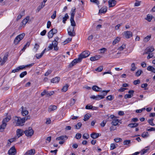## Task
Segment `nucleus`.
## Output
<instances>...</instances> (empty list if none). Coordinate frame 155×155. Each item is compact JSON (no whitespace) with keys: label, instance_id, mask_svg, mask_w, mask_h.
<instances>
[{"label":"nucleus","instance_id":"2f4dec72","mask_svg":"<svg viewBox=\"0 0 155 155\" xmlns=\"http://www.w3.org/2000/svg\"><path fill=\"white\" fill-rule=\"evenodd\" d=\"M68 87L69 85L68 84H66L63 87L62 89H61V91L63 92H66L67 91Z\"/></svg>","mask_w":155,"mask_h":155},{"label":"nucleus","instance_id":"aec40b11","mask_svg":"<svg viewBox=\"0 0 155 155\" xmlns=\"http://www.w3.org/2000/svg\"><path fill=\"white\" fill-rule=\"evenodd\" d=\"M30 18L29 16L25 18L22 21L21 23L22 24V25L25 26L26 24L29 21Z\"/></svg>","mask_w":155,"mask_h":155},{"label":"nucleus","instance_id":"9b49d317","mask_svg":"<svg viewBox=\"0 0 155 155\" xmlns=\"http://www.w3.org/2000/svg\"><path fill=\"white\" fill-rule=\"evenodd\" d=\"M154 48L153 47H149L147 48L145 50L143 54L150 53L154 51Z\"/></svg>","mask_w":155,"mask_h":155},{"label":"nucleus","instance_id":"a19ab883","mask_svg":"<svg viewBox=\"0 0 155 155\" xmlns=\"http://www.w3.org/2000/svg\"><path fill=\"white\" fill-rule=\"evenodd\" d=\"M82 125V124L81 123H78L76 125H75V128L77 129H79L81 127Z\"/></svg>","mask_w":155,"mask_h":155},{"label":"nucleus","instance_id":"f704fd0d","mask_svg":"<svg viewBox=\"0 0 155 155\" xmlns=\"http://www.w3.org/2000/svg\"><path fill=\"white\" fill-rule=\"evenodd\" d=\"M120 40V38L118 37H117L113 41L112 44L114 45L118 43Z\"/></svg>","mask_w":155,"mask_h":155},{"label":"nucleus","instance_id":"f3484780","mask_svg":"<svg viewBox=\"0 0 155 155\" xmlns=\"http://www.w3.org/2000/svg\"><path fill=\"white\" fill-rule=\"evenodd\" d=\"M92 89L93 91L96 92H101L102 91V89L96 85L93 86Z\"/></svg>","mask_w":155,"mask_h":155},{"label":"nucleus","instance_id":"a211bd4d","mask_svg":"<svg viewBox=\"0 0 155 155\" xmlns=\"http://www.w3.org/2000/svg\"><path fill=\"white\" fill-rule=\"evenodd\" d=\"M101 56L100 55H96L95 56L90 58V59L92 61L97 60L101 58Z\"/></svg>","mask_w":155,"mask_h":155},{"label":"nucleus","instance_id":"de8ad7c7","mask_svg":"<svg viewBox=\"0 0 155 155\" xmlns=\"http://www.w3.org/2000/svg\"><path fill=\"white\" fill-rule=\"evenodd\" d=\"M142 72V71L140 70H138L137 72L136 73L135 75L136 76L138 77L140 76L141 73Z\"/></svg>","mask_w":155,"mask_h":155},{"label":"nucleus","instance_id":"49530a36","mask_svg":"<svg viewBox=\"0 0 155 155\" xmlns=\"http://www.w3.org/2000/svg\"><path fill=\"white\" fill-rule=\"evenodd\" d=\"M54 94V92L53 91L48 92L47 91L46 96L47 97L51 96L53 95Z\"/></svg>","mask_w":155,"mask_h":155},{"label":"nucleus","instance_id":"0e129e2a","mask_svg":"<svg viewBox=\"0 0 155 155\" xmlns=\"http://www.w3.org/2000/svg\"><path fill=\"white\" fill-rule=\"evenodd\" d=\"M22 118L23 120H24V122L25 123L26 120H28L30 119V116H28L23 118Z\"/></svg>","mask_w":155,"mask_h":155},{"label":"nucleus","instance_id":"f8f14e48","mask_svg":"<svg viewBox=\"0 0 155 155\" xmlns=\"http://www.w3.org/2000/svg\"><path fill=\"white\" fill-rule=\"evenodd\" d=\"M108 3L109 7H113L116 4V2L114 0H109Z\"/></svg>","mask_w":155,"mask_h":155},{"label":"nucleus","instance_id":"774afa93","mask_svg":"<svg viewBox=\"0 0 155 155\" xmlns=\"http://www.w3.org/2000/svg\"><path fill=\"white\" fill-rule=\"evenodd\" d=\"M107 121L106 120H103L101 124V126L102 127H104L106 124V123Z\"/></svg>","mask_w":155,"mask_h":155},{"label":"nucleus","instance_id":"6ab92c4d","mask_svg":"<svg viewBox=\"0 0 155 155\" xmlns=\"http://www.w3.org/2000/svg\"><path fill=\"white\" fill-rule=\"evenodd\" d=\"M52 44L53 45L54 50H58V48L57 47L58 42L57 41H56V39H54V40L53 41Z\"/></svg>","mask_w":155,"mask_h":155},{"label":"nucleus","instance_id":"3c124183","mask_svg":"<svg viewBox=\"0 0 155 155\" xmlns=\"http://www.w3.org/2000/svg\"><path fill=\"white\" fill-rule=\"evenodd\" d=\"M103 69V66H101L96 69H95V71H97L98 72H101L102 71V70Z\"/></svg>","mask_w":155,"mask_h":155},{"label":"nucleus","instance_id":"bf43d9fd","mask_svg":"<svg viewBox=\"0 0 155 155\" xmlns=\"http://www.w3.org/2000/svg\"><path fill=\"white\" fill-rule=\"evenodd\" d=\"M149 136V134L148 132H143L142 134V136L143 137H147Z\"/></svg>","mask_w":155,"mask_h":155},{"label":"nucleus","instance_id":"412c9836","mask_svg":"<svg viewBox=\"0 0 155 155\" xmlns=\"http://www.w3.org/2000/svg\"><path fill=\"white\" fill-rule=\"evenodd\" d=\"M11 119V116H8L3 120L2 122H3L5 124H6L7 123L9 122Z\"/></svg>","mask_w":155,"mask_h":155},{"label":"nucleus","instance_id":"72a5a7b5","mask_svg":"<svg viewBox=\"0 0 155 155\" xmlns=\"http://www.w3.org/2000/svg\"><path fill=\"white\" fill-rule=\"evenodd\" d=\"M69 18V16L67 13H66L64 15V17L63 18V22L65 24L66 23V21L67 19Z\"/></svg>","mask_w":155,"mask_h":155},{"label":"nucleus","instance_id":"5fc2aeb1","mask_svg":"<svg viewBox=\"0 0 155 155\" xmlns=\"http://www.w3.org/2000/svg\"><path fill=\"white\" fill-rule=\"evenodd\" d=\"M76 100L74 99H71V103L70 104V106H73L75 103Z\"/></svg>","mask_w":155,"mask_h":155},{"label":"nucleus","instance_id":"0eeeda50","mask_svg":"<svg viewBox=\"0 0 155 155\" xmlns=\"http://www.w3.org/2000/svg\"><path fill=\"white\" fill-rule=\"evenodd\" d=\"M16 153V150L15 146L12 147L8 151L9 155H15Z\"/></svg>","mask_w":155,"mask_h":155},{"label":"nucleus","instance_id":"8fccbe9b","mask_svg":"<svg viewBox=\"0 0 155 155\" xmlns=\"http://www.w3.org/2000/svg\"><path fill=\"white\" fill-rule=\"evenodd\" d=\"M147 85L148 84L147 83L143 84H141V87L142 88H144L145 90H147L148 89V88L146 87Z\"/></svg>","mask_w":155,"mask_h":155},{"label":"nucleus","instance_id":"bb28decb","mask_svg":"<svg viewBox=\"0 0 155 155\" xmlns=\"http://www.w3.org/2000/svg\"><path fill=\"white\" fill-rule=\"evenodd\" d=\"M147 69L148 71H150L155 73V68L153 66H149L147 67Z\"/></svg>","mask_w":155,"mask_h":155},{"label":"nucleus","instance_id":"e2e57ef3","mask_svg":"<svg viewBox=\"0 0 155 155\" xmlns=\"http://www.w3.org/2000/svg\"><path fill=\"white\" fill-rule=\"evenodd\" d=\"M125 45H123L119 47L118 49L120 51H122L125 48Z\"/></svg>","mask_w":155,"mask_h":155},{"label":"nucleus","instance_id":"680f3d73","mask_svg":"<svg viewBox=\"0 0 155 155\" xmlns=\"http://www.w3.org/2000/svg\"><path fill=\"white\" fill-rule=\"evenodd\" d=\"M136 2L134 4L135 6H138L140 5L141 1H137L136 0Z\"/></svg>","mask_w":155,"mask_h":155},{"label":"nucleus","instance_id":"423d86ee","mask_svg":"<svg viewBox=\"0 0 155 155\" xmlns=\"http://www.w3.org/2000/svg\"><path fill=\"white\" fill-rule=\"evenodd\" d=\"M74 27H70L68 29V35L71 37H73L75 36V33L74 31Z\"/></svg>","mask_w":155,"mask_h":155},{"label":"nucleus","instance_id":"6e6552de","mask_svg":"<svg viewBox=\"0 0 155 155\" xmlns=\"http://www.w3.org/2000/svg\"><path fill=\"white\" fill-rule=\"evenodd\" d=\"M16 135H17V137L19 138L20 137L22 136L24 133V131L22 130L18 129L16 130Z\"/></svg>","mask_w":155,"mask_h":155},{"label":"nucleus","instance_id":"39448f33","mask_svg":"<svg viewBox=\"0 0 155 155\" xmlns=\"http://www.w3.org/2000/svg\"><path fill=\"white\" fill-rule=\"evenodd\" d=\"M81 59L78 58L74 59L68 66L69 68H71L74 65L76 64L77 63L81 62Z\"/></svg>","mask_w":155,"mask_h":155},{"label":"nucleus","instance_id":"b1692460","mask_svg":"<svg viewBox=\"0 0 155 155\" xmlns=\"http://www.w3.org/2000/svg\"><path fill=\"white\" fill-rule=\"evenodd\" d=\"M99 136V133H93L91 134V137L93 139H96Z\"/></svg>","mask_w":155,"mask_h":155},{"label":"nucleus","instance_id":"f257e3e1","mask_svg":"<svg viewBox=\"0 0 155 155\" xmlns=\"http://www.w3.org/2000/svg\"><path fill=\"white\" fill-rule=\"evenodd\" d=\"M13 120H14V123H15L17 126H23L24 123V120L23 118H21L20 117L15 116L14 117Z\"/></svg>","mask_w":155,"mask_h":155},{"label":"nucleus","instance_id":"7c9ffc66","mask_svg":"<svg viewBox=\"0 0 155 155\" xmlns=\"http://www.w3.org/2000/svg\"><path fill=\"white\" fill-rule=\"evenodd\" d=\"M119 122V120L117 119H114L112 121L111 124L114 126H117Z\"/></svg>","mask_w":155,"mask_h":155},{"label":"nucleus","instance_id":"1a4fd4ad","mask_svg":"<svg viewBox=\"0 0 155 155\" xmlns=\"http://www.w3.org/2000/svg\"><path fill=\"white\" fill-rule=\"evenodd\" d=\"M124 33L126 38H129L133 35L132 33L130 31H125L124 32Z\"/></svg>","mask_w":155,"mask_h":155},{"label":"nucleus","instance_id":"4468645a","mask_svg":"<svg viewBox=\"0 0 155 155\" xmlns=\"http://www.w3.org/2000/svg\"><path fill=\"white\" fill-rule=\"evenodd\" d=\"M8 56L7 54H5L4 57L2 59L1 61L0 64L1 66L3 65L7 61L8 59Z\"/></svg>","mask_w":155,"mask_h":155},{"label":"nucleus","instance_id":"a18cd8bd","mask_svg":"<svg viewBox=\"0 0 155 155\" xmlns=\"http://www.w3.org/2000/svg\"><path fill=\"white\" fill-rule=\"evenodd\" d=\"M109 90H103L102 91V90L101 91V92L102 93V96H103L104 97L106 95L107 93L109 91Z\"/></svg>","mask_w":155,"mask_h":155},{"label":"nucleus","instance_id":"e433bc0d","mask_svg":"<svg viewBox=\"0 0 155 155\" xmlns=\"http://www.w3.org/2000/svg\"><path fill=\"white\" fill-rule=\"evenodd\" d=\"M45 5V4L43 2H41V5H39L37 8V10L38 11V12L41 9H42L44 7Z\"/></svg>","mask_w":155,"mask_h":155},{"label":"nucleus","instance_id":"69168bd1","mask_svg":"<svg viewBox=\"0 0 155 155\" xmlns=\"http://www.w3.org/2000/svg\"><path fill=\"white\" fill-rule=\"evenodd\" d=\"M56 11H55L54 12V13L53 15L51 16V18L53 19H54L56 17Z\"/></svg>","mask_w":155,"mask_h":155},{"label":"nucleus","instance_id":"c03bdc74","mask_svg":"<svg viewBox=\"0 0 155 155\" xmlns=\"http://www.w3.org/2000/svg\"><path fill=\"white\" fill-rule=\"evenodd\" d=\"M153 119H149L148 120V123L150 125L152 126H154L155 125V124H154L153 122Z\"/></svg>","mask_w":155,"mask_h":155},{"label":"nucleus","instance_id":"a878e982","mask_svg":"<svg viewBox=\"0 0 155 155\" xmlns=\"http://www.w3.org/2000/svg\"><path fill=\"white\" fill-rule=\"evenodd\" d=\"M60 80V78L58 77H56L51 80V82L53 83H58Z\"/></svg>","mask_w":155,"mask_h":155},{"label":"nucleus","instance_id":"c9c22d12","mask_svg":"<svg viewBox=\"0 0 155 155\" xmlns=\"http://www.w3.org/2000/svg\"><path fill=\"white\" fill-rule=\"evenodd\" d=\"M151 38V35H148L145 37L143 39V41L144 42H148Z\"/></svg>","mask_w":155,"mask_h":155},{"label":"nucleus","instance_id":"338daca9","mask_svg":"<svg viewBox=\"0 0 155 155\" xmlns=\"http://www.w3.org/2000/svg\"><path fill=\"white\" fill-rule=\"evenodd\" d=\"M149 149H143L142 150V152L141 153V155H143L144 153H146L148 150Z\"/></svg>","mask_w":155,"mask_h":155},{"label":"nucleus","instance_id":"2eb2a0df","mask_svg":"<svg viewBox=\"0 0 155 155\" xmlns=\"http://www.w3.org/2000/svg\"><path fill=\"white\" fill-rule=\"evenodd\" d=\"M34 64V63H32L31 64H29V65H27L26 66L24 65H21L20 66L18 67V69L19 71L20 70H22L23 69L27 67H30L31 66H32Z\"/></svg>","mask_w":155,"mask_h":155},{"label":"nucleus","instance_id":"20e7f679","mask_svg":"<svg viewBox=\"0 0 155 155\" xmlns=\"http://www.w3.org/2000/svg\"><path fill=\"white\" fill-rule=\"evenodd\" d=\"M34 133L33 130L31 127H29L28 129L24 131L25 135L28 137H31L33 134Z\"/></svg>","mask_w":155,"mask_h":155},{"label":"nucleus","instance_id":"052dcab7","mask_svg":"<svg viewBox=\"0 0 155 155\" xmlns=\"http://www.w3.org/2000/svg\"><path fill=\"white\" fill-rule=\"evenodd\" d=\"M81 134L78 133L76 134L75 136V138H76V139L78 140L81 138Z\"/></svg>","mask_w":155,"mask_h":155},{"label":"nucleus","instance_id":"864d4df0","mask_svg":"<svg viewBox=\"0 0 155 155\" xmlns=\"http://www.w3.org/2000/svg\"><path fill=\"white\" fill-rule=\"evenodd\" d=\"M27 74V72L26 71H24L22 72L20 75V77L21 78H23Z\"/></svg>","mask_w":155,"mask_h":155},{"label":"nucleus","instance_id":"4c0bfd02","mask_svg":"<svg viewBox=\"0 0 155 155\" xmlns=\"http://www.w3.org/2000/svg\"><path fill=\"white\" fill-rule=\"evenodd\" d=\"M70 21L71 23V25L73 26H76V23L74 20V18H71Z\"/></svg>","mask_w":155,"mask_h":155},{"label":"nucleus","instance_id":"4be33fe9","mask_svg":"<svg viewBox=\"0 0 155 155\" xmlns=\"http://www.w3.org/2000/svg\"><path fill=\"white\" fill-rule=\"evenodd\" d=\"M57 109V107L55 105L50 106L48 109L49 112H51L56 110Z\"/></svg>","mask_w":155,"mask_h":155},{"label":"nucleus","instance_id":"58836bf2","mask_svg":"<svg viewBox=\"0 0 155 155\" xmlns=\"http://www.w3.org/2000/svg\"><path fill=\"white\" fill-rule=\"evenodd\" d=\"M131 68L130 69L131 71H134L137 69V67L135 66L134 63H132L131 64Z\"/></svg>","mask_w":155,"mask_h":155},{"label":"nucleus","instance_id":"7ed1b4c3","mask_svg":"<svg viewBox=\"0 0 155 155\" xmlns=\"http://www.w3.org/2000/svg\"><path fill=\"white\" fill-rule=\"evenodd\" d=\"M90 54V52L88 51H86L83 52L80 54L78 58L81 59V61L83 58L87 57Z\"/></svg>","mask_w":155,"mask_h":155},{"label":"nucleus","instance_id":"37998d69","mask_svg":"<svg viewBox=\"0 0 155 155\" xmlns=\"http://www.w3.org/2000/svg\"><path fill=\"white\" fill-rule=\"evenodd\" d=\"M104 97L103 96H102L100 95H97L96 96V100H100L101 99H103Z\"/></svg>","mask_w":155,"mask_h":155},{"label":"nucleus","instance_id":"9d476101","mask_svg":"<svg viewBox=\"0 0 155 155\" xmlns=\"http://www.w3.org/2000/svg\"><path fill=\"white\" fill-rule=\"evenodd\" d=\"M134 91L133 90L129 91L128 93L129 94H126L124 96V98L127 99V98H130L133 96V94Z\"/></svg>","mask_w":155,"mask_h":155},{"label":"nucleus","instance_id":"cd10ccee","mask_svg":"<svg viewBox=\"0 0 155 155\" xmlns=\"http://www.w3.org/2000/svg\"><path fill=\"white\" fill-rule=\"evenodd\" d=\"M139 124L138 123H130L128 125V126L130 128H134L135 127H137Z\"/></svg>","mask_w":155,"mask_h":155},{"label":"nucleus","instance_id":"c85d7f7f","mask_svg":"<svg viewBox=\"0 0 155 155\" xmlns=\"http://www.w3.org/2000/svg\"><path fill=\"white\" fill-rule=\"evenodd\" d=\"M21 108L22 109L21 113L23 116H26L28 114V111L27 110H23V107L22 106L21 107Z\"/></svg>","mask_w":155,"mask_h":155},{"label":"nucleus","instance_id":"603ef678","mask_svg":"<svg viewBox=\"0 0 155 155\" xmlns=\"http://www.w3.org/2000/svg\"><path fill=\"white\" fill-rule=\"evenodd\" d=\"M89 135L87 133L84 134L83 136V138L84 139H87L89 138Z\"/></svg>","mask_w":155,"mask_h":155},{"label":"nucleus","instance_id":"393cba45","mask_svg":"<svg viewBox=\"0 0 155 155\" xmlns=\"http://www.w3.org/2000/svg\"><path fill=\"white\" fill-rule=\"evenodd\" d=\"M107 10V8L106 7H103L99 11V12L101 13H105Z\"/></svg>","mask_w":155,"mask_h":155},{"label":"nucleus","instance_id":"f03ea898","mask_svg":"<svg viewBox=\"0 0 155 155\" xmlns=\"http://www.w3.org/2000/svg\"><path fill=\"white\" fill-rule=\"evenodd\" d=\"M25 36V34L23 33L17 36L15 39L14 41V44L16 45L21 41Z\"/></svg>","mask_w":155,"mask_h":155},{"label":"nucleus","instance_id":"dca6fc26","mask_svg":"<svg viewBox=\"0 0 155 155\" xmlns=\"http://www.w3.org/2000/svg\"><path fill=\"white\" fill-rule=\"evenodd\" d=\"M35 153V150L34 149H31L25 153L26 155H34Z\"/></svg>","mask_w":155,"mask_h":155},{"label":"nucleus","instance_id":"6e6d98bb","mask_svg":"<svg viewBox=\"0 0 155 155\" xmlns=\"http://www.w3.org/2000/svg\"><path fill=\"white\" fill-rule=\"evenodd\" d=\"M17 139H18V138L17 137H16L13 138L8 139V141H9L10 142L12 143L14 141H15Z\"/></svg>","mask_w":155,"mask_h":155},{"label":"nucleus","instance_id":"473e14b6","mask_svg":"<svg viewBox=\"0 0 155 155\" xmlns=\"http://www.w3.org/2000/svg\"><path fill=\"white\" fill-rule=\"evenodd\" d=\"M75 8H74V9L72 8L71 10V18H74V15L75 14Z\"/></svg>","mask_w":155,"mask_h":155},{"label":"nucleus","instance_id":"4d7b16f0","mask_svg":"<svg viewBox=\"0 0 155 155\" xmlns=\"http://www.w3.org/2000/svg\"><path fill=\"white\" fill-rule=\"evenodd\" d=\"M130 143V140H125L124 142L123 143L124 145H127Z\"/></svg>","mask_w":155,"mask_h":155},{"label":"nucleus","instance_id":"ea45409f","mask_svg":"<svg viewBox=\"0 0 155 155\" xmlns=\"http://www.w3.org/2000/svg\"><path fill=\"white\" fill-rule=\"evenodd\" d=\"M91 117V115L89 114H85L84 116V121H86L87 120H88Z\"/></svg>","mask_w":155,"mask_h":155},{"label":"nucleus","instance_id":"09e8293b","mask_svg":"<svg viewBox=\"0 0 155 155\" xmlns=\"http://www.w3.org/2000/svg\"><path fill=\"white\" fill-rule=\"evenodd\" d=\"M152 19V17L150 16L149 15H148L147 16V17L145 18V19L147 20L149 22L151 21Z\"/></svg>","mask_w":155,"mask_h":155},{"label":"nucleus","instance_id":"ddd939ff","mask_svg":"<svg viewBox=\"0 0 155 155\" xmlns=\"http://www.w3.org/2000/svg\"><path fill=\"white\" fill-rule=\"evenodd\" d=\"M68 137L66 135H62L57 137L56 138V140H61L64 141L65 139H68Z\"/></svg>","mask_w":155,"mask_h":155},{"label":"nucleus","instance_id":"c756f323","mask_svg":"<svg viewBox=\"0 0 155 155\" xmlns=\"http://www.w3.org/2000/svg\"><path fill=\"white\" fill-rule=\"evenodd\" d=\"M53 30L51 29L48 33V37L49 39L51 38L54 35Z\"/></svg>","mask_w":155,"mask_h":155},{"label":"nucleus","instance_id":"13d9d810","mask_svg":"<svg viewBox=\"0 0 155 155\" xmlns=\"http://www.w3.org/2000/svg\"><path fill=\"white\" fill-rule=\"evenodd\" d=\"M106 100H108L110 101H112L113 99V96L111 95H110L109 96H108L106 97Z\"/></svg>","mask_w":155,"mask_h":155},{"label":"nucleus","instance_id":"5701e85b","mask_svg":"<svg viewBox=\"0 0 155 155\" xmlns=\"http://www.w3.org/2000/svg\"><path fill=\"white\" fill-rule=\"evenodd\" d=\"M7 124H5L2 122V124L0 126V132H2L4 130L5 128L7 125Z\"/></svg>","mask_w":155,"mask_h":155},{"label":"nucleus","instance_id":"79ce46f5","mask_svg":"<svg viewBox=\"0 0 155 155\" xmlns=\"http://www.w3.org/2000/svg\"><path fill=\"white\" fill-rule=\"evenodd\" d=\"M72 38H68L66 40L64 41L63 42V43L64 45H65L67 44V43H69L70 41H71L72 40Z\"/></svg>","mask_w":155,"mask_h":155}]
</instances>
